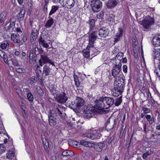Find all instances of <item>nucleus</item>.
Returning <instances> with one entry per match:
<instances>
[{
	"label": "nucleus",
	"mask_w": 160,
	"mask_h": 160,
	"mask_svg": "<svg viewBox=\"0 0 160 160\" xmlns=\"http://www.w3.org/2000/svg\"><path fill=\"white\" fill-rule=\"evenodd\" d=\"M152 44L155 47L160 46V34L155 36L152 39Z\"/></svg>",
	"instance_id": "obj_19"
},
{
	"label": "nucleus",
	"mask_w": 160,
	"mask_h": 160,
	"mask_svg": "<svg viewBox=\"0 0 160 160\" xmlns=\"http://www.w3.org/2000/svg\"><path fill=\"white\" fill-rule=\"evenodd\" d=\"M27 96L28 100L30 102H32L33 101V96L31 92H28L27 94Z\"/></svg>",
	"instance_id": "obj_41"
},
{
	"label": "nucleus",
	"mask_w": 160,
	"mask_h": 160,
	"mask_svg": "<svg viewBox=\"0 0 160 160\" xmlns=\"http://www.w3.org/2000/svg\"><path fill=\"white\" fill-rule=\"evenodd\" d=\"M122 96H121L119 98H116L115 100L114 104L116 106H118L121 104L122 101Z\"/></svg>",
	"instance_id": "obj_36"
},
{
	"label": "nucleus",
	"mask_w": 160,
	"mask_h": 160,
	"mask_svg": "<svg viewBox=\"0 0 160 160\" xmlns=\"http://www.w3.org/2000/svg\"><path fill=\"white\" fill-rule=\"evenodd\" d=\"M113 62H114V66H117L119 65L120 67L122 66L121 60H119L117 58H115V59L113 60Z\"/></svg>",
	"instance_id": "obj_37"
},
{
	"label": "nucleus",
	"mask_w": 160,
	"mask_h": 160,
	"mask_svg": "<svg viewBox=\"0 0 160 160\" xmlns=\"http://www.w3.org/2000/svg\"><path fill=\"white\" fill-rule=\"evenodd\" d=\"M15 22H11L7 23L5 25L4 28L6 31L11 32L13 31L15 26Z\"/></svg>",
	"instance_id": "obj_15"
},
{
	"label": "nucleus",
	"mask_w": 160,
	"mask_h": 160,
	"mask_svg": "<svg viewBox=\"0 0 160 160\" xmlns=\"http://www.w3.org/2000/svg\"><path fill=\"white\" fill-rule=\"evenodd\" d=\"M18 37V35L14 34L12 33L11 34V38H17Z\"/></svg>",
	"instance_id": "obj_61"
},
{
	"label": "nucleus",
	"mask_w": 160,
	"mask_h": 160,
	"mask_svg": "<svg viewBox=\"0 0 160 160\" xmlns=\"http://www.w3.org/2000/svg\"><path fill=\"white\" fill-rule=\"evenodd\" d=\"M42 59H41V55L40 59L39 60L38 62L40 66L42 67Z\"/></svg>",
	"instance_id": "obj_62"
},
{
	"label": "nucleus",
	"mask_w": 160,
	"mask_h": 160,
	"mask_svg": "<svg viewBox=\"0 0 160 160\" xmlns=\"http://www.w3.org/2000/svg\"><path fill=\"white\" fill-rule=\"evenodd\" d=\"M66 0V4L65 6H68L67 7V8H71L74 5L75 1L74 0Z\"/></svg>",
	"instance_id": "obj_29"
},
{
	"label": "nucleus",
	"mask_w": 160,
	"mask_h": 160,
	"mask_svg": "<svg viewBox=\"0 0 160 160\" xmlns=\"http://www.w3.org/2000/svg\"><path fill=\"white\" fill-rule=\"evenodd\" d=\"M122 62L123 63H126L127 62V60L126 58H123L122 59Z\"/></svg>",
	"instance_id": "obj_64"
},
{
	"label": "nucleus",
	"mask_w": 160,
	"mask_h": 160,
	"mask_svg": "<svg viewBox=\"0 0 160 160\" xmlns=\"http://www.w3.org/2000/svg\"><path fill=\"white\" fill-rule=\"evenodd\" d=\"M123 56V53L122 52H119L117 54L115 58H117L118 59L122 60Z\"/></svg>",
	"instance_id": "obj_46"
},
{
	"label": "nucleus",
	"mask_w": 160,
	"mask_h": 160,
	"mask_svg": "<svg viewBox=\"0 0 160 160\" xmlns=\"http://www.w3.org/2000/svg\"><path fill=\"white\" fill-rule=\"evenodd\" d=\"M103 98L106 105V108L107 109L114 104L115 100L113 98L108 97H103Z\"/></svg>",
	"instance_id": "obj_14"
},
{
	"label": "nucleus",
	"mask_w": 160,
	"mask_h": 160,
	"mask_svg": "<svg viewBox=\"0 0 160 160\" xmlns=\"http://www.w3.org/2000/svg\"><path fill=\"white\" fill-rule=\"evenodd\" d=\"M80 144L83 145L86 147L89 148H92L94 146V144L90 142H88L83 140H82L80 141Z\"/></svg>",
	"instance_id": "obj_25"
},
{
	"label": "nucleus",
	"mask_w": 160,
	"mask_h": 160,
	"mask_svg": "<svg viewBox=\"0 0 160 160\" xmlns=\"http://www.w3.org/2000/svg\"><path fill=\"white\" fill-rule=\"evenodd\" d=\"M115 123V121L113 119L111 120L110 118H108L107 121L106 125V130L108 131L111 130L113 127Z\"/></svg>",
	"instance_id": "obj_16"
},
{
	"label": "nucleus",
	"mask_w": 160,
	"mask_h": 160,
	"mask_svg": "<svg viewBox=\"0 0 160 160\" xmlns=\"http://www.w3.org/2000/svg\"><path fill=\"white\" fill-rule=\"evenodd\" d=\"M2 58L4 62L7 64H8V62L10 61V59L9 60V58H8L6 54Z\"/></svg>",
	"instance_id": "obj_50"
},
{
	"label": "nucleus",
	"mask_w": 160,
	"mask_h": 160,
	"mask_svg": "<svg viewBox=\"0 0 160 160\" xmlns=\"http://www.w3.org/2000/svg\"><path fill=\"white\" fill-rule=\"evenodd\" d=\"M51 69L47 65H45L43 67L42 74H45V76H48L50 74Z\"/></svg>",
	"instance_id": "obj_22"
},
{
	"label": "nucleus",
	"mask_w": 160,
	"mask_h": 160,
	"mask_svg": "<svg viewBox=\"0 0 160 160\" xmlns=\"http://www.w3.org/2000/svg\"><path fill=\"white\" fill-rule=\"evenodd\" d=\"M72 144L73 147H77L78 146V145L79 144V142L77 141H72Z\"/></svg>",
	"instance_id": "obj_54"
},
{
	"label": "nucleus",
	"mask_w": 160,
	"mask_h": 160,
	"mask_svg": "<svg viewBox=\"0 0 160 160\" xmlns=\"http://www.w3.org/2000/svg\"><path fill=\"white\" fill-rule=\"evenodd\" d=\"M56 99L57 102L61 104L65 103L68 99V98L64 92L56 95Z\"/></svg>",
	"instance_id": "obj_11"
},
{
	"label": "nucleus",
	"mask_w": 160,
	"mask_h": 160,
	"mask_svg": "<svg viewBox=\"0 0 160 160\" xmlns=\"http://www.w3.org/2000/svg\"><path fill=\"white\" fill-rule=\"evenodd\" d=\"M14 89L16 90V93L18 94V95H19V92H20V89L19 87L14 86Z\"/></svg>",
	"instance_id": "obj_55"
},
{
	"label": "nucleus",
	"mask_w": 160,
	"mask_h": 160,
	"mask_svg": "<svg viewBox=\"0 0 160 160\" xmlns=\"http://www.w3.org/2000/svg\"><path fill=\"white\" fill-rule=\"evenodd\" d=\"M38 42L39 44L42 45V46L44 48H47L49 47V45L46 42V41L44 40H42L40 38H39Z\"/></svg>",
	"instance_id": "obj_32"
},
{
	"label": "nucleus",
	"mask_w": 160,
	"mask_h": 160,
	"mask_svg": "<svg viewBox=\"0 0 160 160\" xmlns=\"http://www.w3.org/2000/svg\"><path fill=\"white\" fill-rule=\"evenodd\" d=\"M90 4L94 12L100 11L102 7V2L100 0H92L90 1Z\"/></svg>",
	"instance_id": "obj_4"
},
{
	"label": "nucleus",
	"mask_w": 160,
	"mask_h": 160,
	"mask_svg": "<svg viewBox=\"0 0 160 160\" xmlns=\"http://www.w3.org/2000/svg\"><path fill=\"white\" fill-rule=\"evenodd\" d=\"M91 48H92L91 47L88 45L87 48L82 51L83 55L85 58H88L89 57L90 55L89 50H91Z\"/></svg>",
	"instance_id": "obj_27"
},
{
	"label": "nucleus",
	"mask_w": 160,
	"mask_h": 160,
	"mask_svg": "<svg viewBox=\"0 0 160 160\" xmlns=\"http://www.w3.org/2000/svg\"><path fill=\"white\" fill-rule=\"evenodd\" d=\"M104 16V13L102 12H99V14L97 15V18L99 19L102 18Z\"/></svg>",
	"instance_id": "obj_53"
},
{
	"label": "nucleus",
	"mask_w": 160,
	"mask_h": 160,
	"mask_svg": "<svg viewBox=\"0 0 160 160\" xmlns=\"http://www.w3.org/2000/svg\"><path fill=\"white\" fill-rule=\"evenodd\" d=\"M123 71L124 73H127V67L126 65H123L122 67Z\"/></svg>",
	"instance_id": "obj_60"
},
{
	"label": "nucleus",
	"mask_w": 160,
	"mask_h": 160,
	"mask_svg": "<svg viewBox=\"0 0 160 160\" xmlns=\"http://www.w3.org/2000/svg\"><path fill=\"white\" fill-rule=\"evenodd\" d=\"M153 58L154 64H158V70L154 71L156 75L159 77H160V49L156 48L153 51Z\"/></svg>",
	"instance_id": "obj_2"
},
{
	"label": "nucleus",
	"mask_w": 160,
	"mask_h": 160,
	"mask_svg": "<svg viewBox=\"0 0 160 160\" xmlns=\"http://www.w3.org/2000/svg\"><path fill=\"white\" fill-rule=\"evenodd\" d=\"M29 59L30 62H32L33 60L35 62H36V60L35 59V57H33V50H31L29 52Z\"/></svg>",
	"instance_id": "obj_38"
},
{
	"label": "nucleus",
	"mask_w": 160,
	"mask_h": 160,
	"mask_svg": "<svg viewBox=\"0 0 160 160\" xmlns=\"http://www.w3.org/2000/svg\"><path fill=\"white\" fill-rule=\"evenodd\" d=\"M56 108H58L59 110H60V109H62L65 110V108L61 105L58 104L57 105H56Z\"/></svg>",
	"instance_id": "obj_56"
},
{
	"label": "nucleus",
	"mask_w": 160,
	"mask_h": 160,
	"mask_svg": "<svg viewBox=\"0 0 160 160\" xmlns=\"http://www.w3.org/2000/svg\"><path fill=\"white\" fill-rule=\"evenodd\" d=\"M16 71L17 72L21 73L25 72V69L21 68H17L16 69Z\"/></svg>",
	"instance_id": "obj_48"
},
{
	"label": "nucleus",
	"mask_w": 160,
	"mask_h": 160,
	"mask_svg": "<svg viewBox=\"0 0 160 160\" xmlns=\"http://www.w3.org/2000/svg\"><path fill=\"white\" fill-rule=\"evenodd\" d=\"M74 78L75 84L77 86H78L80 84V82L78 80V77L77 76L74 75Z\"/></svg>",
	"instance_id": "obj_45"
},
{
	"label": "nucleus",
	"mask_w": 160,
	"mask_h": 160,
	"mask_svg": "<svg viewBox=\"0 0 160 160\" xmlns=\"http://www.w3.org/2000/svg\"><path fill=\"white\" fill-rule=\"evenodd\" d=\"M142 109L143 110L144 112L146 114L148 113H149L150 112V109L146 108L144 107H142Z\"/></svg>",
	"instance_id": "obj_51"
},
{
	"label": "nucleus",
	"mask_w": 160,
	"mask_h": 160,
	"mask_svg": "<svg viewBox=\"0 0 160 160\" xmlns=\"http://www.w3.org/2000/svg\"><path fill=\"white\" fill-rule=\"evenodd\" d=\"M6 54L4 52L1 51L0 52V56L1 57L3 58V57Z\"/></svg>",
	"instance_id": "obj_63"
},
{
	"label": "nucleus",
	"mask_w": 160,
	"mask_h": 160,
	"mask_svg": "<svg viewBox=\"0 0 160 160\" xmlns=\"http://www.w3.org/2000/svg\"><path fill=\"white\" fill-rule=\"evenodd\" d=\"M96 106L97 108L99 110H101L103 109H107L103 97L99 98L98 99H97L95 101Z\"/></svg>",
	"instance_id": "obj_9"
},
{
	"label": "nucleus",
	"mask_w": 160,
	"mask_h": 160,
	"mask_svg": "<svg viewBox=\"0 0 160 160\" xmlns=\"http://www.w3.org/2000/svg\"><path fill=\"white\" fill-rule=\"evenodd\" d=\"M59 7L57 5H53L52 7L51 10L49 15L50 16L52 14L54 13L58 9Z\"/></svg>",
	"instance_id": "obj_34"
},
{
	"label": "nucleus",
	"mask_w": 160,
	"mask_h": 160,
	"mask_svg": "<svg viewBox=\"0 0 160 160\" xmlns=\"http://www.w3.org/2000/svg\"><path fill=\"white\" fill-rule=\"evenodd\" d=\"M41 50L37 47H35L34 48V52L35 55H37L40 53V51Z\"/></svg>",
	"instance_id": "obj_49"
},
{
	"label": "nucleus",
	"mask_w": 160,
	"mask_h": 160,
	"mask_svg": "<svg viewBox=\"0 0 160 160\" xmlns=\"http://www.w3.org/2000/svg\"><path fill=\"white\" fill-rule=\"evenodd\" d=\"M48 37V35H47L42 34L40 36L39 38L45 41L47 39Z\"/></svg>",
	"instance_id": "obj_52"
},
{
	"label": "nucleus",
	"mask_w": 160,
	"mask_h": 160,
	"mask_svg": "<svg viewBox=\"0 0 160 160\" xmlns=\"http://www.w3.org/2000/svg\"><path fill=\"white\" fill-rule=\"evenodd\" d=\"M104 145L105 144L104 143L100 142L96 145L94 147L96 151L100 152L102 151Z\"/></svg>",
	"instance_id": "obj_24"
},
{
	"label": "nucleus",
	"mask_w": 160,
	"mask_h": 160,
	"mask_svg": "<svg viewBox=\"0 0 160 160\" xmlns=\"http://www.w3.org/2000/svg\"><path fill=\"white\" fill-rule=\"evenodd\" d=\"M123 33V31L122 29L121 28H119L118 32L117 33L114 37L115 42H117L119 41L120 38L122 37Z\"/></svg>",
	"instance_id": "obj_20"
},
{
	"label": "nucleus",
	"mask_w": 160,
	"mask_h": 160,
	"mask_svg": "<svg viewBox=\"0 0 160 160\" xmlns=\"http://www.w3.org/2000/svg\"><path fill=\"white\" fill-rule=\"evenodd\" d=\"M42 141L43 142V143L44 145V148L45 150H46L47 152H48L49 151V143L48 142V141H47V142H45V143L44 142V139H42Z\"/></svg>",
	"instance_id": "obj_42"
},
{
	"label": "nucleus",
	"mask_w": 160,
	"mask_h": 160,
	"mask_svg": "<svg viewBox=\"0 0 160 160\" xmlns=\"http://www.w3.org/2000/svg\"><path fill=\"white\" fill-rule=\"evenodd\" d=\"M84 116L87 118L93 117L95 114L96 111L92 108H89L88 110H84L83 111Z\"/></svg>",
	"instance_id": "obj_12"
},
{
	"label": "nucleus",
	"mask_w": 160,
	"mask_h": 160,
	"mask_svg": "<svg viewBox=\"0 0 160 160\" xmlns=\"http://www.w3.org/2000/svg\"><path fill=\"white\" fill-rule=\"evenodd\" d=\"M12 62V63L15 66L18 67L19 66V64L18 63V62L17 60L11 58L10 59Z\"/></svg>",
	"instance_id": "obj_47"
},
{
	"label": "nucleus",
	"mask_w": 160,
	"mask_h": 160,
	"mask_svg": "<svg viewBox=\"0 0 160 160\" xmlns=\"http://www.w3.org/2000/svg\"><path fill=\"white\" fill-rule=\"evenodd\" d=\"M38 34L39 32L37 29H34L32 31L30 34L31 42L32 43L36 40L38 37Z\"/></svg>",
	"instance_id": "obj_18"
},
{
	"label": "nucleus",
	"mask_w": 160,
	"mask_h": 160,
	"mask_svg": "<svg viewBox=\"0 0 160 160\" xmlns=\"http://www.w3.org/2000/svg\"><path fill=\"white\" fill-rule=\"evenodd\" d=\"M121 70V67L120 66H113L112 70V76L115 79H117V78L119 76L120 72Z\"/></svg>",
	"instance_id": "obj_13"
},
{
	"label": "nucleus",
	"mask_w": 160,
	"mask_h": 160,
	"mask_svg": "<svg viewBox=\"0 0 160 160\" xmlns=\"http://www.w3.org/2000/svg\"><path fill=\"white\" fill-rule=\"evenodd\" d=\"M51 111L52 112L54 115L56 116L59 119H62V120L65 118L66 114L65 113V110L60 109H58V108H55L54 110H52Z\"/></svg>",
	"instance_id": "obj_5"
},
{
	"label": "nucleus",
	"mask_w": 160,
	"mask_h": 160,
	"mask_svg": "<svg viewBox=\"0 0 160 160\" xmlns=\"http://www.w3.org/2000/svg\"><path fill=\"white\" fill-rule=\"evenodd\" d=\"M25 13V11L24 9L22 8L21 9L20 12L17 15V17L20 21H22L24 19Z\"/></svg>",
	"instance_id": "obj_28"
},
{
	"label": "nucleus",
	"mask_w": 160,
	"mask_h": 160,
	"mask_svg": "<svg viewBox=\"0 0 160 160\" xmlns=\"http://www.w3.org/2000/svg\"><path fill=\"white\" fill-rule=\"evenodd\" d=\"M53 115L52 112L50 110L48 114V121L50 125L51 126L55 125L58 121V119L56 118L57 117Z\"/></svg>",
	"instance_id": "obj_10"
},
{
	"label": "nucleus",
	"mask_w": 160,
	"mask_h": 160,
	"mask_svg": "<svg viewBox=\"0 0 160 160\" xmlns=\"http://www.w3.org/2000/svg\"><path fill=\"white\" fill-rule=\"evenodd\" d=\"M0 148H1V149L2 151V152H4L6 150L5 147L3 144H0Z\"/></svg>",
	"instance_id": "obj_59"
},
{
	"label": "nucleus",
	"mask_w": 160,
	"mask_h": 160,
	"mask_svg": "<svg viewBox=\"0 0 160 160\" xmlns=\"http://www.w3.org/2000/svg\"><path fill=\"white\" fill-rule=\"evenodd\" d=\"M153 153V150L152 149H150L143 154L142 155V157L144 159H145L148 156L151 155Z\"/></svg>",
	"instance_id": "obj_35"
},
{
	"label": "nucleus",
	"mask_w": 160,
	"mask_h": 160,
	"mask_svg": "<svg viewBox=\"0 0 160 160\" xmlns=\"http://www.w3.org/2000/svg\"><path fill=\"white\" fill-rule=\"evenodd\" d=\"M95 20L94 19H90L88 22H87V23L89 24V31H92L94 30V28H96L95 27Z\"/></svg>",
	"instance_id": "obj_23"
},
{
	"label": "nucleus",
	"mask_w": 160,
	"mask_h": 160,
	"mask_svg": "<svg viewBox=\"0 0 160 160\" xmlns=\"http://www.w3.org/2000/svg\"><path fill=\"white\" fill-rule=\"evenodd\" d=\"M89 45L91 48H93L94 46V43L96 39L97 36L96 32L94 30L90 31V33L89 34Z\"/></svg>",
	"instance_id": "obj_8"
},
{
	"label": "nucleus",
	"mask_w": 160,
	"mask_h": 160,
	"mask_svg": "<svg viewBox=\"0 0 160 160\" xmlns=\"http://www.w3.org/2000/svg\"><path fill=\"white\" fill-rule=\"evenodd\" d=\"M29 81L31 84H33L35 82V79L34 78H31L29 79Z\"/></svg>",
	"instance_id": "obj_58"
},
{
	"label": "nucleus",
	"mask_w": 160,
	"mask_h": 160,
	"mask_svg": "<svg viewBox=\"0 0 160 160\" xmlns=\"http://www.w3.org/2000/svg\"><path fill=\"white\" fill-rule=\"evenodd\" d=\"M85 101L84 100L79 97H77L74 102L72 103V106H73V108L77 110H80L81 107H83L85 103Z\"/></svg>",
	"instance_id": "obj_6"
},
{
	"label": "nucleus",
	"mask_w": 160,
	"mask_h": 160,
	"mask_svg": "<svg viewBox=\"0 0 160 160\" xmlns=\"http://www.w3.org/2000/svg\"><path fill=\"white\" fill-rule=\"evenodd\" d=\"M146 118L150 124H152L154 122L153 117H151L149 115H147L146 116Z\"/></svg>",
	"instance_id": "obj_39"
},
{
	"label": "nucleus",
	"mask_w": 160,
	"mask_h": 160,
	"mask_svg": "<svg viewBox=\"0 0 160 160\" xmlns=\"http://www.w3.org/2000/svg\"><path fill=\"white\" fill-rule=\"evenodd\" d=\"M125 78H120L117 81L115 79L113 90V96L117 97L121 95L123 91L125 85Z\"/></svg>",
	"instance_id": "obj_1"
},
{
	"label": "nucleus",
	"mask_w": 160,
	"mask_h": 160,
	"mask_svg": "<svg viewBox=\"0 0 160 160\" xmlns=\"http://www.w3.org/2000/svg\"><path fill=\"white\" fill-rule=\"evenodd\" d=\"M62 156L63 157L62 158L64 157L67 156H71L74 155L73 152L71 150H65L63 151L62 154Z\"/></svg>",
	"instance_id": "obj_31"
},
{
	"label": "nucleus",
	"mask_w": 160,
	"mask_h": 160,
	"mask_svg": "<svg viewBox=\"0 0 160 160\" xmlns=\"http://www.w3.org/2000/svg\"><path fill=\"white\" fill-rule=\"evenodd\" d=\"M41 59L44 63H49L55 66L54 62L46 55H41Z\"/></svg>",
	"instance_id": "obj_21"
},
{
	"label": "nucleus",
	"mask_w": 160,
	"mask_h": 160,
	"mask_svg": "<svg viewBox=\"0 0 160 160\" xmlns=\"http://www.w3.org/2000/svg\"><path fill=\"white\" fill-rule=\"evenodd\" d=\"M101 136L100 130L95 128H93L92 131L90 130L88 132L83 134L84 137L92 140L99 139Z\"/></svg>",
	"instance_id": "obj_3"
},
{
	"label": "nucleus",
	"mask_w": 160,
	"mask_h": 160,
	"mask_svg": "<svg viewBox=\"0 0 160 160\" xmlns=\"http://www.w3.org/2000/svg\"><path fill=\"white\" fill-rule=\"evenodd\" d=\"M118 2L116 0H109L108 3V7L111 8L114 7L118 4Z\"/></svg>",
	"instance_id": "obj_30"
},
{
	"label": "nucleus",
	"mask_w": 160,
	"mask_h": 160,
	"mask_svg": "<svg viewBox=\"0 0 160 160\" xmlns=\"http://www.w3.org/2000/svg\"><path fill=\"white\" fill-rule=\"evenodd\" d=\"M132 46L133 47V50H135V48L138 42H137V38L135 36L133 37L132 39Z\"/></svg>",
	"instance_id": "obj_40"
},
{
	"label": "nucleus",
	"mask_w": 160,
	"mask_h": 160,
	"mask_svg": "<svg viewBox=\"0 0 160 160\" xmlns=\"http://www.w3.org/2000/svg\"><path fill=\"white\" fill-rule=\"evenodd\" d=\"M154 22L153 18L148 17L145 18L142 21V24L144 28L148 29Z\"/></svg>",
	"instance_id": "obj_7"
},
{
	"label": "nucleus",
	"mask_w": 160,
	"mask_h": 160,
	"mask_svg": "<svg viewBox=\"0 0 160 160\" xmlns=\"http://www.w3.org/2000/svg\"><path fill=\"white\" fill-rule=\"evenodd\" d=\"M10 43L9 41L6 40L2 42L1 44L0 47L2 49H5L8 46H9Z\"/></svg>",
	"instance_id": "obj_33"
},
{
	"label": "nucleus",
	"mask_w": 160,
	"mask_h": 160,
	"mask_svg": "<svg viewBox=\"0 0 160 160\" xmlns=\"http://www.w3.org/2000/svg\"><path fill=\"white\" fill-rule=\"evenodd\" d=\"M5 136V135L4 133H2L0 132V141H3Z\"/></svg>",
	"instance_id": "obj_57"
},
{
	"label": "nucleus",
	"mask_w": 160,
	"mask_h": 160,
	"mask_svg": "<svg viewBox=\"0 0 160 160\" xmlns=\"http://www.w3.org/2000/svg\"><path fill=\"white\" fill-rule=\"evenodd\" d=\"M11 40L13 42L18 43V45L19 46L21 45L22 44L21 41L20 39L12 38L11 39Z\"/></svg>",
	"instance_id": "obj_43"
},
{
	"label": "nucleus",
	"mask_w": 160,
	"mask_h": 160,
	"mask_svg": "<svg viewBox=\"0 0 160 160\" xmlns=\"http://www.w3.org/2000/svg\"><path fill=\"white\" fill-rule=\"evenodd\" d=\"M108 29L103 28L99 29L98 31V34L101 38H105L108 35Z\"/></svg>",
	"instance_id": "obj_17"
},
{
	"label": "nucleus",
	"mask_w": 160,
	"mask_h": 160,
	"mask_svg": "<svg viewBox=\"0 0 160 160\" xmlns=\"http://www.w3.org/2000/svg\"><path fill=\"white\" fill-rule=\"evenodd\" d=\"M6 157L7 158L12 159L14 156V153L13 152L9 151L6 155Z\"/></svg>",
	"instance_id": "obj_44"
},
{
	"label": "nucleus",
	"mask_w": 160,
	"mask_h": 160,
	"mask_svg": "<svg viewBox=\"0 0 160 160\" xmlns=\"http://www.w3.org/2000/svg\"><path fill=\"white\" fill-rule=\"evenodd\" d=\"M48 18L49 19L47 21L44 26L45 27H46V28H50L54 23L53 19L50 16H49Z\"/></svg>",
	"instance_id": "obj_26"
}]
</instances>
